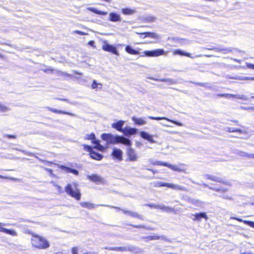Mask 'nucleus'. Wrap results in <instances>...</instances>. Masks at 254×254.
<instances>
[{
	"mask_svg": "<svg viewBox=\"0 0 254 254\" xmlns=\"http://www.w3.org/2000/svg\"><path fill=\"white\" fill-rule=\"evenodd\" d=\"M142 145V143L140 142H136V146L137 147H140Z\"/></svg>",
	"mask_w": 254,
	"mask_h": 254,
	"instance_id": "nucleus-57",
	"label": "nucleus"
},
{
	"mask_svg": "<svg viewBox=\"0 0 254 254\" xmlns=\"http://www.w3.org/2000/svg\"><path fill=\"white\" fill-rule=\"evenodd\" d=\"M242 254H254L249 253V252H245V253H243Z\"/></svg>",
	"mask_w": 254,
	"mask_h": 254,
	"instance_id": "nucleus-64",
	"label": "nucleus"
},
{
	"mask_svg": "<svg viewBox=\"0 0 254 254\" xmlns=\"http://www.w3.org/2000/svg\"><path fill=\"white\" fill-rule=\"evenodd\" d=\"M2 223H0V232H2L5 233L6 234H9L12 236H17V233L15 230L8 229L3 227H2L1 226L2 225Z\"/></svg>",
	"mask_w": 254,
	"mask_h": 254,
	"instance_id": "nucleus-23",
	"label": "nucleus"
},
{
	"mask_svg": "<svg viewBox=\"0 0 254 254\" xmlns=\"http://www.w3.org/2000/svg\"><path fill=\"white\" fill-rule=\"evenodd\" d=\"M102 49L103 50L113 53L117 56L119 55V53L117 50L116 47L112 45H110L109 43L105 42L102 46Z\"/></svg>",
	"mask_w": 254,
	"mask_h": 254,
	"instance_id": "nucleus-6",
	"label": "nucleus"
},
{
	"mask_svg": "<svg viewBox=\"0 0 254 254\" xmlns=\"http://www.w3.org/2000/svg\"><path fill=\"white\" fill-rule=\"evenodd\" d=\"M197 202H198V200L196 201V200H195L194 199H192L191 200V202L192 203H196Z\"/></svg>",
	"mask_w": 254,
	"mask_h": 254,
	"instance_id": "nucleus-63",
	"label": "nucleus"
},
{
	"mask_svg": "<svg viewBox=\"0 0 254 254\" xmlns=\"http://www.w3.org/2000/svg\"><path fill=\"white\" fill-rule=\"evenodd\" d=\"M47 109L49 111H50L51 112H52L53 113H55L68 115L72 116V117H75V115H74V114L71 113H69V112H68L64 111H62V110H59L55 109H54V108H51V107H47Z\"/></svg>",
	"mask_w": 254,
	"mask_h": 254,
	"instance_id": "nucleus-22",
	"label": "nucleus"
},
{
	"mask_svg": "<svg viewBox=\"0 0 254 254\" xmlns=\"http://www.w3.org/2000/svg\"><path fill=\"white\" fill-rule=\"evenodd\" d=\"M233 219H236L240 222H242L243 221V220L241 218H236V217H233L232 218ZM243 222L247 224L248 225L250 226V227H253V228H254V222L253 221H246V220H244L243 221Z\"/></svg>",
	"mask_w": 254,
	"mask_h": 254,
	"instance_id": "nucleus-33",
	"label": "nucleus"
},
{
	"mask_svg": "<svg viewBox=\"0 0 254 254\" xmlns=\"http://www.w3.org/2000/svg\"><path fill=\"white\" fill-rule=\"evenodd\" d=\"M91 142L93 144H95L97 146H98V144H99L100 141L99 140L96 139V137H95V139L91 140Z\"/></svg>",
	"mask_w": 254,
	"mask_h": 254,
	"instance_id": "nucleus-44",
	"label": "nucleus"
},
{
	"mask_svg": "<svg viewBox=\"0 0 254 254\" xmlns=\"http://www.w3.org/2000/svg\"><path fill=\"white\" fill-rule=\"evenodd\" d=\"M145 205H147L151 208H155L158 209L157 205L155 204H146Z\"/></svg>",
	"mask_w": 254,
	"mask_h": 254,
	"instance_id": "nucleus-50",
	"label": "nucleus"
},
{
	"mask_svg": "<svg viewBox=\"0 0 254 254\" xmlns=\"http://www.w3.org/2000/svg\"><path fill=\"white\" fill-rule=\"evenodd\" d=\"M122 211L125 214H128L129 216L134 217L137 218L141 220H144V217L140 214H139L138 213L136 212H134L132 211H127L126 210H122Z\"/></svg>",
	"mask_w": 254,
	"mask_h": 254,
	"instance_id": "nucleus-15",
	"label": "nucleus"
},
{
	"mask_svg": "<svg viewBox=\"0 0 254 254\" xmlns=\"http://www.w3.org/2000/svg\"><path fill=\"white\" fill-rule=\"evenodd\" d=\"M10 109L6 107V106H3V105H1L0 104V111H1V112H6L8 111H9Z\"/></svg>",
	"mask_w": 254,
	"mask_h": 254,
	"instance_id": "nucleus-40",
	"label": "nucleus"
},
{
	"mask_svg": "<svg viewBox=\"0 0 254 254\" xmlns=\"http://www.w3.org/2000/svg\"><path fill=\"white\" fill-rule=\"evenodd\" d=\"M137 132V129L129 127H126L124 128L123 133L127 136L129 137L131 135L135 134Z\"/></svg>",
	"mask_w": 254,
	"mask_h": 254,
	"instance_id": "nucleus-10",
	"label": "nucleus"
},
{
	"mask_svg": "<svg viewBox=\"0 0 254 254\" xmlns=\"http://www.w3.org/2000/svg\"><path fill=\"white\" fill-rule=\"evenodd\" d=\"M223 198L231 199L232 198V197L228 196V195H225L223 194Z\"/></svg>",
	"mask_w": 254,
	"mask_h": 254,
	"instance_id": "nucleus-59",
	"label": "nucleus"
},
{
	"mask_svg": "<svg viewBox=\"0 0 254 254\" xmlns=\"http://www.w3.org/2000/svg\"><path fill=\"white\" fill-rule=\"evenodd\" d=\"M31 241L33 246L40 249H45L50 246L47 240L39 236H33Z\"/></svg>",
	"mask_w": 254,
	"mask_h": 254,
	"instance_id": "nucleus-3",
	"label": "nucleus"
},
{
	"mask_svg": "<svg viewBox=\"0 0 254 254\" xmlns=\"http://www.w3.org/2000/svg\"><path fill=\"white\" fill-rule=\"evenodd\" d=\"M148 118L149 119H150L157 120V121H160V120H167V121L172 122V123H174V124H175V125H177L178 126H183V124L181 122H178L177 121L172 120H171V119H169V118H168L167 117H153V116H149Z\"/></svg>",
	"mask_w": 254,
	"mask_h": 254,
	"instance_id": "nucleus-9",
	"label": "nucleus"
},
{
	"mask_svg": "<svg viewBox=\"0 0 254 254\" xmlns=\"http://www.w3.org/2000/svg\"><path fill=\"white\" fill-rule=\"evenodd\" d=\"M195 217V220L200 221L202 218H205L206 220L208 219L207 215L205 212H200L199 213H196L193 215Z\"/></svg>",
	"mask_w": 254,
	"mask_h": 254,
	"instance_id": "nucleus-31",
	"label": "nucleus"
},
{
	"mask_svg": "<svg viewBox=\"0 0 254 254\" xmlns=\"http://www.w3.org/2000/svg\"><path fill=\"white\" fill-rule=\"evenodd\" d=\"M156 18L155 16L152 15H147L145 18V20L148 22H155Z\"/></svg>",
	"mask_w": 254,
	"mask_h": 254,
	"instance_id": "nucleus-35",
	"label": "nucleus"
},
{
	"mask_svg": "<svg viewBox=\"0 0 254 254\" xmlns=\"http://www.w3.org/2000/svg\"><path fill=\"white\" fill-rule=\"evenodd\" d=\"M209 188H210V189H212V190H217V191H219V190H220V189H219V188H214H214H213V187H209Z\"/></svg>",
	"mask_w": 254,
	"mask_h": 254,
	"instance_id": "nucleus-61",
	"label": "nucleus"
},
{
	"mask_svg": "<svg viewBox=\"0 0 254 254\" xmlns=\"http://www.w3.org/2000/svg\"><path fill=\"white\" fill-rule=\"evenodd\" d=\"M80 204L82 207L87 208L89 209H93L99 206H106V205L105 204H95L87 202H81L80 203Z\"/></svg>",
	"mask_w": 254,
	"mask_h": 254,
	"instance_id": "nucleus-19",
	"label": "nucleus"
},
{
	"mask_svg": "<svg viewBox=\"0 0 254 254\" xmlns=\"http://www.w3.org/2000/svg\"><path fill=\"white\" fill-rule=\"evenodd\" d=\"M128 226H131L133 227V228H146L145 226L143 225H133V224H128Z\"/></svg>",
	"mask_w": 254,
	"mask_h": 254,
	"instance_id": "nucleus-41",
	"label": "nucleus"
},
{
	"mask_svg": "<svg viewBox=\"0 0 254 254\" xmlns=\"http://www.w3.org/2000/svg\"><path fill=\"white\" fill-rule=\"evenodd\" d=\"M59 168L67 173H71L77 176L79 175V172L76 169H72L63 165H60Z\"/></svg>",
	"mask_w": 254,
	"mask_h": 254,
	"instance_id": "nucleus-18",
	"label": "nucleus"
},
{
	"mask_svg": "<svg viewBox=\"0 0 254 254\" xmlns=\"http://www.w3.org/2000/svg\"><path fill=\"white\" fill-rule=\"evenodd\" d=\"M244 79L254 80V77H246Z\"/></svg>",
	"mask_w": 254,
	"mask_h": 254,
	"instance_id": "nucleus-55",
	"label": "nucleus"
},
{
	"mask_svg": "<svg viewBox=\"0 0 254 254\" xmlns=\"http://www.w3.org/2000/svg\"><path fill=\"white\" fill-rule=\"evenodd\" d=\"M101 138L102 140L107 141L108 144L122 143L129 147L131 145V140L123 136L115 135L110 133H104L101 135ZM127 153L130 161H135L137 160V156L135 151L133 148H128Z\"/></svg>",
	"mask_w": 254,
	"mask_h": 254,
	"instance_id": "nucleus-1",
	"label": "nucleus"
},
{
	"mask_svg": "<svg viewBox=\"0 0 254 254\" xmlns=\"http://www.w3.org/2000/svg\"><path fill=\"white\" fill-rule=\"evenodd\" d=\"M235 132H239L240 133H242L243 132V131L241 129L235 128Z\"/></svg>",
	"mask_w": 254,
	"mask_h": 254,
	"instance_id": "nucleus-56",
	"label": "nucleus"
},
{
	"mask_svg": "<svg viewBox=\"0 0 254 254\" xmlns=\"http://www.w3.org/2000/svg\"><path fill=\"white\" fill-rule=\"evenodd\" d=\"M56 99L58 100H60V101H68V99H63V98H57Z\"/></svg>",
	"mask_w": 254,
	"mask_h": 254,
	"instance_id": "nucleus-58",
	"label": "nucleus"
},
{
	"mask_svg": "<svg viewBox=\"0 0 254 254\" xmlns=\"http://www.w3.org/2000/svg\"><path fill=\"white\" fill-rule=\"evenodd\" d=\"M74 33H76V34H79L80 35H86V33L82 32V31H79V30H75L74 31Z\"/></svg>",
	"mask_w": 254,
	"mask_h": 254,
	"instance_id": "nucleus-47",
	"label": "nucleus"
},
{
	"mask_svg": "<svg viewBox=\"0 0 254 254\" xmlns=\"http://www.w3.org/2000/svg\"><path fill=\"white\" fill-rule=\"evenodd\" d=\"M173 55H180V56H184L190 58H192L191 57L190 54L186 52L185 51H182L181 49H177L175 50L173 52Z\"/></svg>",
	"mask_w": 254,
	"mask_h": 254,
	"instance_id": "nucleus-28",
	"label": "nucleus"
},
{
	"mask_svg": "<svg viewBox=\"0 0 254 254\" xmlns=\"http://www.w3.org/2000/svg\"><path fill=\"white\" fill-rule=\"evenodd\" d=\"M87 9L95 13V14H99V15H106L108 14V12L106 11H102L99 10L94 7H89L87 8Z\"/></svg>",
	"mask_w": 254,
	"mask_h": 254,
	"instance_id": "nucleus-29",
	"label": "nucleus"
},
{
	"mask_svg": "<svg viewBox=\"0 0 254 254\" xmlns=\"http://www.w3.org/2000/svg\"><path fill=\"white\" fill-rule=\"evenodd\" d=\"M123 151L121 149L115 148L113 149L112 155L114 158L121 161L123 159Z\"/></svg>",
	"mask_w": 254,
	"mask_h": 254,
	"instance_id": "nucleus-14",
	"label": "nucleus"
},
{
	"mask_svg": "<svg viewBox=\"0 0 254 254\" xmlns=\"http://www.w3.org/2000/svg\"><path fill=\"white\" fill-rule=\"evenodd\" d=\"M4 136H6L7 138H8L9 139L16 138V136L15 135H11V134H4Z\"/></svg>",
	"mask_w": 254,
	"mask_h": 254,
	"instance_id": "nucleus-43",
	"label": "nucleus"
},
{
	"mask_svg": "<svg viewBox=\"0 0 254 254\" xmlns=\"http://www.w3.org/2000/svg\"><path fill=\"white\" fill-rule=\"evenodd\" d=\"M231 129H233V127H225V130L228 132H230Z\"/></svg>",
	"mask_w": 254,
	"mask_h": 254,
	"instance_id": "nucleus-60",
	"label": "nucleus"
},
{
	"mask_svg": "<svg viewBox=\"0 0 254 254\" xmlns=\"http://www.w3.org/2000/svg\"><path fill=\"white\" fill-rule=\"evenodd\" d=\"M241 108H242L243 109H244V110H252V111H254V107H242Z\"/></svg>",
	"mask_w": 254,
	"mask_h": 254,
	"instance_id": "nucleus-45",
	"label": "nucleus"
},
{
	"mask_svg": "<svg viewBox=\"0 0 254 254\" xmlns=\"http://www.w3.org/2000/svg\"><path fill=\"white\" fill-rule=\"evenodd\" d=\"M122 13L125 15H132L136 12L135 9H132L128 8H124L122 9Z\"/></svg>",
	"mask_w": 254,
	"mask_h": 254,
	"instance_id": "nucleus-32",
	"label": "nucleus"
},
{
	"mask_svg": "<svg viewBox=\"0 0 254 254\" xmlns=\"http://www.w3.org/2000/svg\"><path fill=\"white\" fill-rule=\"evenodd\" d=\"M149 79L156 81H161V82H168V85L170 84H177L178 83L177 81L176 80L173 79L172 78H156L153 77H150L148 78Z\"/></svg>",
	"mask_w": 254,
	"mask_h": 254,
	"instance_id": "nucleus-12",
	"label": "nucleus"
},
{
	"mask_svg": "<svg viewBox=\"0 0 254 254\" xmlns=\"http://www.w3.org/2000/svg\"><path fill=\"white\" fill-rule=\"evenodd\" d=\"M143 53L147 57H157L164 55L165 51L163 49H156L152 51H145Z\"/></svg>",
	"mask_w": 254,
	"mask_h": 254,
	"instance_id": "nucleus-7",
	"label": "nucleus"
},
{
	"mask_svg": "<svg viewBox=\"0 0 254 254\" xmlns=\"http://www.w3.org/2000/svg\"><path fill=\"white\" fill-rule=\"evenodd\" d=\"M234 51H238L237 49H233V48L224 49L223 48V54L227 53L228 52H233Z\"/></svg>",
	"mask_w": 254,
	"mask_h": 254,
	"instance_id": "nucleus-39",
	"label": "nucleus"
},
{
	"mask_svg": "<svg viewBox=\"0 0 254 254\" xmlns=\"http://www.w3.org/2000/svg\"><path fill=\"white\" fill-rule=\"evenodd\" d=\"M85 139L87 140H92L93 139H95V135L94 133H91L90 134H86L84 137Z\"/></svg>",
	"mask_w": 254,
	"mask_h": 254,
	"instance_id": "nucleus-37",
	"label": "nucleus"
},
{
	"mask_svg": "<svg viewBox=\"0 0 254 254\" xmlns=\"http://www.w3.org/2000/svg\"><path fill=\"white\" fill-rule=\"evenodd\" d=\"M106 206H108V207H111V208H114L115 209H117L118 210V211H119V210H122V209H121V208L120 207H115V206H110V205H107Z\"/></svg>",
	"mask_w": 254,
	"mask_h": 254,
	"instance_id": "nucleus-52",
	"label": "nucleus"
},
{
	"mask_svg": "<svg viewBox=\"0 0 254 254\" xmlns=\"http://www.w3.org/2000/svg\"><path fill=\"white\" fill-rule=\"evenodd\" d=\"M83 146L84 147V149L87 150V151L89 152L90 153V152L92 151V147L91 146L86 144H84Z\"/></svg>",
	"mask_w": 254,
	"mask_h": 254,
	"instance_id": "nucleus-42",
	"label": "nucleus"
},
{
	"mask_svg": "<svg viewBox=\"0 0 254 254\" xmlns=\"http://www.w3.org/2000/svg\"><path fill=\"white\" fill-rule=\"evenodd\" d=\"M142 239L145 240V241L155 240H166V236L162 235L161 236H146L142 237Z\"/></svg>",
	"mask_w": 254,
	"mask_h": 254,
	"instance_id": "nucleus-20",
	"label": "nucleus"
},
{
	"mask_svg": "<svg viewBox=\"0 0 254 254\" xmlns=\"http://www.w3.org/2000/svg\"><path fill=\"white\" fill-rule=\"evenodd\" d=\"M249 158H254V154H249Z\"/></svg>",
	"mask_w": 254,
	"mask_h": 254,
	"instance_id": "nucleus-62",
	"label": "nucleus"
},
{
	"mask_svg": "<svg viewBox=\"0 0 254 254\" xmlns=\"http://www.w3.org/2000/svg\"><path fill=\"white\" fill-rule=\"evenodd\" d=\"M53 69H51V68H47V69H43V71L45 72H52L53 71Z\"/></svg>",
	"mask_w": 254,
	"mask_h": 254,
	"instance_id": "nucleus-51",
	"label": "nucleus"
},
{
	"mask_svg": "<svg viewBox=\"0 0 254 254\" xmlns=\"http://www.w3.org/2000/svg\"><path fill=\"white\" fill-rule=\"evenodd\" d=\"M189 82L193 83L195 85L200 86H203L207 88H211V86L208 85L209 83H200V82H193V81H189Z\"/></svg>",
	"mask_w": 254,
	"mask_h": 254,
	"instance_id": "nucleus-34",
	"label": "nucleus"
},
{
	"mask_svg": "<svg viewBox=\"0 0 254 254\" xmlns=\"http://www.w3.org/2000/svg\"><path fill=\"white\" fill-rule=\"evenodd\" d=\"M125 51L127 53L131 55H136L140 54L138 51L133 49V48L129 45H127L126 47Z\"/></svg>",
	"mask_w": 254,
	"mask_h": 254,
	"instance_id": "nucleus-25",
	"label": "nucleus"
},
{
	"mask_svg": "<svg viewBox=\"0 0 254 254\" xmlns=\"http://www.w3.org/2000/svg\"><path fill=\"white\" fill-rule=\"evenodd\" d=\"M206 176H207V179H208L217 181V178L215 177H211L209 175H207Z\"/></svg>",
	"mask_w": 254,
	"mask_h": 254,
	"instance_id": "nucleus-48",
	"label": "nucleus"
},
{
	"mask_svg": "<svg viewBox=\"0 0 254 254\" xmlns=\"http://www.w3.org/2000/svg\"><path fill=\"white\" fill-rule=\"evenodd\" d=\"M237 154L239 156H241L242 157H247L249 158V154L247 153L246 152L239 151L237 152Z\"/></svg>",
	"mask_w": 254,
	"mask_h": 254,
	"instance_id": "nucleus-38",
	"label": "nucleus"
},
{
	"mask_svg": "<svg viewBox=\"0 0 254 254\" xmlns=\"http://www.w3.org/2000/svg\"><path fill=\"white\" fill-rule=\"evenodd\" d=\"M87 178L90 181L98 184H105L106 183L105 179L97 174H92L91 175H87Z\"/></svg>",
	"mask_w": 254,
	"mask_h": 254,
	"instance_id": "nucleus-5",
	"label": "nucleus"
},
{
	"mask_svg": "<svg viewBox=\"0 0 254 254\" xmlns=\"http://www.w3.org/2000/svg\"><path fill=\"white\" fill-rule=\"evenodd\" d=\"M155 187H166L175 190H185V188L183 186L176 185L171 183H168L158 181L155 183Z\"/></svg>",
	"mask_w": 254,
	"mask_h": 254,
	"instance_id": "nucleus-4",
	"label": "nucleus"
},
{
	"mask_svg": "<svg viewBox=\"0 0 254 254\" xmlns=\"http://www.w3.org/2000/svg\"><path fill=\"white\" fill-rule=\"evenodd\" d=\"M98 83H97L96 81L95 80H94L93 81V83L92 84V88L93 89H95L97 87Z\"/></svg>",
	"mask_w": 254,
	"mask_h": 254,
	"instance_id": "nucleus-46",
	"label": "nucleus"
},
{
	"mask_svg": "<svg viewBox=\"0 0 254 254\" xmlns=\"http://www.w3.org/2000/svg\"><path fill=\"white\" fill-rule=\"evenodd\" d=\"M109 20L112 22H118L121 21L122 18L120 14H117L115 12H111L109 15Z\"/></svg>",
	"mask_w": 254,
	"mask_h": 254,
	"instance_id": "nucleus-17",
	"label": "nucleus"
},
{
	"mask_svg": "<svg viewBox=\"0 0 254 254\" xmlns=\"http://www.w3.org/2000/svg\"><path fill=\"white\" fill-rule=\"evenodd\" d=\"M247 66L250 68H252V69H254V64H249L248 65H247Z\"/></svg>",
	"mask_w": 254,
	"mask_h": 254,
	"instance_id": "nucleus-53",
	"label": "nucleus"
},
{
	"mask_svg": "<svg viewBox=\"0 0 254 254\" xmlns=\"http://www.w3.org/2000/svg\"><path fill=\"white\" fill-rule=\"evenodd\" d=\"M158 209L162 210L166 212H171L172 211L174 212V208L170 207L168 206H165L163 204H158L157 205Z\"/></svg>",
	"mask_w": 254,
	"mask_h": 254,
	"instance_id": "nucleus-27",
	"label": "nucleus"
},
{
	"mask_svg": "<svg viewBox=\"0 0 254 254\" xmlns=\"http://www.w3.org/2000/svg\"><path fill=\"white\" fill-rule=\"evenodd\" d=\"M124 124L125 121L120 120L116 123L112 124V127L117 129V130L123 132L124 130V128H123V127L124 125Z\"/></svg>",
	"mask_w": 254,
	"mask_h": 254,
	"instance_id": "nucleus-16",
	"label": "nucleus"
},
{
	"mask_svg": "<svg viewBox=\"0 0 254 254\" xmlns=\"http://www.w3.org/2000/svg\"><path fill=\"white\" fill-rule=\"evenodd\" d=\"M98 146V148L100 150H103L104 148L103 147V146H102L101 144H100V143L98 144V145L97 146Z\"/></svg>",
	"mask_w": 254,
	"mask_h": 254,
	"instance_id": "nucleus-54",
	"label": "nucleus"
},
{
	"mask_svg": "<svg viewBox=\"0 0 254 254\" xmlns=\"http://www.w3.org/2000/svg\"><path fill=\"white\" fill-rule=\"evenodd\" d=\"M223 97H226L227 98H236L237 99H242L245 101L248 100V98L246 96L241 94L233 95L229 94H223Z\"/></svg>",
	"mask_w": 254,
	"mask_h": 254,
	"instance_id": "nucleus-21",
	"label": "nucleus"
},
{
	"mask_svg": "<svg viewBox=\"0 0 254 254\" xmlns=\"http://www.w3.org/2000/svg\"><path fill=\"white\" fill-rule=\"evenodd\" d=\"M73 185L74 189L71 184H67L65 188V191L72 197L74 198L77 200H79L81 198V194L79 190L77 188L78 185L75 183H73Z\"/></svg>",
	"mask_w": 254,
	"mask_h": 254,
	"instance_id": "nucleus-2",
	"label": "nucleus"
},
{
	"mask_svg": "<svg viewBox=\"0 0 254 254\" xmlns=\"http://www.w3.org/2000/svg\"><path fill=\"white\" fill-rule=\"evenodd\" d=\"M72 254H78V250L76 247H73L72 249Z\"/></svg>",
	"mask_w": 254,
	"mask_h": 254,
	"instance_id": "nucleus-49",
	"label": "nucleus"
},
{
	"mask_svg": "<svg viewBox=\"0 0 254 254\" xmlns=\"http://www.w3.org/2000/svg\"><path fill=\"white\" fill-rule=\"evenodd\" d=\"M131 119L136 125L138 126L143 125L146 123V122L143 118H137L135 117H132Z\"/></svg>",
	"mask_w": 254,
	"mask_h": 254,
	"instance_id": "nucleus-30",
	"label": "nucleus"
},
{
	"mask_svg": "<svg viewBox=\"0 0 254 254\" xmlns=\"http://www.w3.org/2000/svg\"><path fill=\"white\" fill-rule=\"evenodd\" d=\"M89 155L92 159L96 160H101L103 157L101 154L96 152L94 151H92L91 152H90Z\"/></svg>",
	"mask_w": 254,
	"mask_h": 254,
	"instance_id": "nucleus-26",
	"label": "nucleus"
},
{
	"mask_svg": "<svg viewBox=\"0 0 254 254\" xmlns=\"http://www.w3.org/2000/svg\"><path fill=\"white\" fill-rule=\"evenodd\" d=\"M155 165H160V166H163L168 167L169 168L176 171L180 172L182 171L181 169H180L178 166L176 165H173L170 164H169L167 162H163L161 161H157L155 163H154Z\"/></svg>",
	"mask_w": 254,
	"mask_h": 254,
	"instance_id": "nucleus-11",
	"label": "nucleus"
},
{
	"mask_svg": "<svg viewBox=\"0 0 254 254\" xmlns=\"http://www.w3.org/2000/svg\"><path fill=\"white\" fill-rule=\"evenodd\" d=\"M140 136L145 139L148 140L150 143H156V141H155L153 138V135L148 133L146 131H141L139 133Z\"/></svg>",
	"mask_w": 254,
	"mask_h": 254,
	"instance_id": "nucleus-13",
	"label": "nucleus"
},
{
	"mask_svg": "<svg viewBox=\"0 0 254 254\" xmlns=\"http://www.w3.org/2000/svg\"><path fill=\"white\" fill-rule=\"evenodd\" d=\"M105 249L109 251H115L118 252H127L131 251L132 250V248L128 246L106 247Z\"/></svg>",
	"mask_w": 254,
	"mask_h": 254,
	"instance_id": "nucleus-8",
	"label": "nucleus"
},
{
	"mask_svg": "<svg viewBox=\"0 0 254 254\" xmlns=\"http://www.w3.org/2000/svg\"><path fill=\"white\" fill-rule=\"evenodd\" d=\"M141 37L144 38L145 37H148L150 38H155L158 39L159 38V36L155 33L146 32L144 33H140Z\"/></svg>",
	"mask_w": 254,
	"mask_h": 254,
	"instance_id": "nucleus-24",
	"label": "nucleus"
},
{
	"mask_svg": "<svg viewBox=\"0 0 254 254\" xmlns=\"http://www.w3.org/2000/svg\"><path fill=\"white\" fill-rule=\"evenodd\" d=\"M57 74L58 76H66L69 77H71L72 76V75L71 74H68V73L64 72L61 71H57Z\"/></svg>",
	"mask_w": 254,
	"mask_h": 254,
	"instance_id": "nucleus-36",
	"label": "nucleus"
}]
</instances>
